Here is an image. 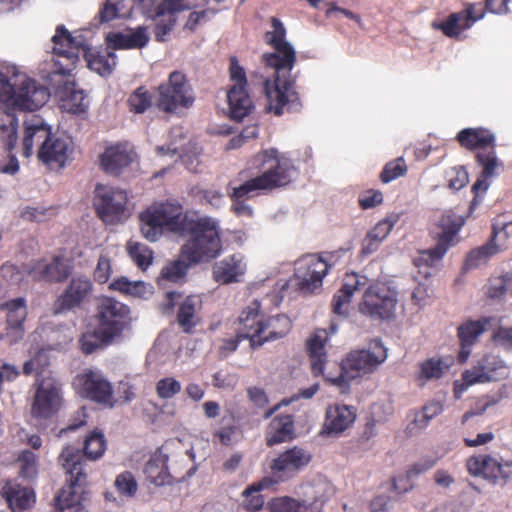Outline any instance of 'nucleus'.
<instances>
[{"label":"nucleus","instance_id":"a19ab883","mask_svg":"<svg viewBox=\"0 0 512 512\" xmlns=\"http://www.w3.org/2000/svg\"><path fill=\"white\" fill-rule=\"evenodd\" d=\"M135 4V0H105L98 12L99 22L107 23L117 18H128Z\"/></svg>","mask_w":512,"mask_h":512},{"label":"nucleus","instance_id":"f704fd0d","mask_svg":"<svg viewBox=\"0 0 512 512\" xmlns=\"http://www.w3.org/2000/svg\"><path fill=\"white\" fill-rule=\"evenodd\" d=\"M50 135V127L41 118L33 116L29 121H26L23 138L24 156L29 157L32 154L33 146L35 144L41 145Z\"/></svg>","mask_w":512,"mask_h":512},{"label":"nucleus","instance_id":"864d4df0","mask_svg":"<svg viewBox=\"0 0 512 512\" xmlns=\"http://www.w3.org/2000/svg\"><path fill=\"white\" fill-rule=\"evenodd\" d=\"M266 485V480L264 479L262 482L257 484V486H252L246 489L243 492L244 501L243 505L247 510L257 511L262 508L264 504V498L259 494L260 490Z\"/></svg>","mask_w":512,"mask_h":512},{"label":"nucleus","instance_id":"603ef678","mask_svg":"<svg viewBox=\"0 0 512 512\" xmlns=\"http://www.w3.org/2000/svg\"><path fill=\"white\" fill-rule=\"evenodd\" d=\"M407 172V166L403 157H399L394 161L388 162L381 174L380 179L383 183H390L398 177L404 176Z\"/></svg>","mask_w":512,"mask_h":512},{"label":"nucleus","instance_id":"5701e85b","mask_svg":"<svg viewBox=\"0 0 512 512\" xmlns=\"http://www.w3.org/2000/svg\"><path fill=\"white\" fill-rule=\"evenodd\" d=\"M92 292V282L86 276L73 277L54 304V314H62L81 305Z\"/></svg>","mask_w":512,"mask_h":512},{"label":"nucleus","instance_id":"f257e3e1","mask_svg":"<svg viewBox=\"0 0 512 512\" xmlns=\"http://www.w3.org/2000/svg\"><path fill=\"white\" fill-rule=\"evenodd\" d=\"M272 30L265 33V42L274 48V52L262 55L266 66L274 69V80L264 82L267 98V110L276 116L284 112H295L301 107L299 94L295 89V77L291 76L296 53L286 40V29L275 17L271 18Z\"/></svg>","mask_w":512,"mask_h":512},{"label":"nucleus","instance_id":"774afa93","mask_svg":"<svg viewBox=\"0 0 512 512\" xmlns=\"http://www.w3.org/2000/svg\"><path fill=\"white\" fill-rule=\"evenodd\" d=\"M212 383L218 389L232 390L238 383V377L235 374L217 372L213 375Z\"/></svg>","mask_w":512,"mask_h":512},{"label":"nucleus","instance_id":"a211bd4d","mask_svg":"<svg viewBox=\"0 0 512 512\" xmlns=\"http://www.w3.org/2000/svg\"><path fill=\"white\" fill-rule=\"evenodd\" d=\"M397 299L387 288L369 286L359 305V311L376 319H389L394 315Z\"/></svg>","mask_w":512,"mask_h":512},{"label":"nucleus","instance_id":"393cba45","mask_svg":"<svg viewBox=\"0 0 512 512\" xmlns=\"http://www.w3.org/2000/svg\"><path fill=\"white\" fill-rule=\"evenodd\" d=\"M72 271L70 259L64 256H54L49 260L36 262L30 274L34 279L47 282H62L68 278Z\"/></svg>","mask_w":512,"mask_h":512},{"label":"nucleus","instance_id":"c85d7f7f","mask_svg":"<svg viewBox=\"0 0 512 512\" xmlns=\"http://www.w3.org/2000/svg\"><path fill=\"white\" fill-rule=\"evenodd\" d=\"M246 262L241 254H232L213 266L214 279L221 284L239 282L246 272Z\"/></svg>","mask_w":512,"mask_h":512},{"label":"nucleus","instance_id":"bf43d9fd","mask_svg":"<svg viewBox=\"0 0 512 512\" xmlns=\"http://www.w3.org/2000/svg\"><path fill=\"white\" fill-rule=\"evenodd\" d=\"M48 365L47 355L44 351H37L23 365V373L25 375L39 374L45 366Z\"/></svg>","mask_w":512,"mask_h":512},{"label":"nucleus","instance_id":"ea45409f","mask_svg":"<svg viewBox=\"0 0 512 512\" xmlns=\"http://www.w3.org/2000/svg\"><path fill=\"white\" fill-rule=\"evenodd\" d=\"M292 326L291 320L284 314L264 318L261 332V346L276 341L288 334Z\"/></svg>","mask_w":512,"mask_h":512},{"label":"nucleus","instance_id":"9b49d317","mask_svg":"<svg viewBox=\"0 0 512 512\" xmlns=\"http://www.w3.org/2000/svg\"><path fill=\"white\" fill-rule=\"evenodd\" d=\"M195 100L193 89L184 74L174 71L168 81L158 88L157 106L167 113H174L179 108H190Z\"/></svg>","mask_w":512,"mask_h":512},{"label":"nucleus","instance_id":"49530a36","mask_svg":"<svg viewBox=\"0 0 512 512\" xmlns=\"http://www.w3.org/2000/svg\"><path fill=\"white\" fill-rule=\"evenodd\" d=\"M240 188L241 185L233 187L231 186V184H229L228 186V193L233 201L232 210L237 216L251 217L253 214V210L251 206L245 203V200L257 195L258 192H248L245 194L243 193V195H238V193L236 192Z\"/></svg>","mask_w":512,"mask_h":512},{"label":"nucleus","instance_id":"aec40b11","mask_svg":"<svg viewBox=\"0 0 512 512\" xmlns=\"http://www.w3.org/2000/svg\"><path fill=\"white\" fill-rule=\"evenodd\" d=\"M0 314L5 318V341L9 345L17 344L25 335L24 322L28 315L26 300L19 297L2 303Z\"/></svg>","mask_w":512,"mask_h":512},{"label":"nucleus","instance_id":"37998d69","mask_svg":"<svg viewBox=\"0 0 512 512\" xmlns=\"http://www.w3.org/2000/svg\"><path fill=\"white\" fill-rule=\"evenodd\" d=\"M394 224L395 221L388 218L378 222L375 227L369 231L364 240L362 248L363 253L371 254L375 252L380 243L390 234Z\"/></svg>","mask_w":512,"mask_h":512},{"label":"nucleus","instance_id":"f3484780","mask_svg":"<svg viewBox=\"0 0 512 512\" xmlns=\"http://www.w3.org/2000/svg\"><path fill=\"white\" fill-rule=\"evenodd\" d=\"M62 405L60 383L51 377L43 378L37 387L31 413L35 417L49 418L56 414Z\"/></svg>","mask_w":512,"mask_h":512},{"label":"nucleus","instance_id":"052dcab7","mask_svg":"<svg viewBox=\"0 0 512 512\" xmlns=\"http://www.w3.org/2000/svg\"><path fill=\"white\" fill-rule=\"evenodd\" d=\"M461 16L455 15V13L448 16V18L441 23H434L433 26L436 29L441 30L448 37L459 38L462 33L459 28V21H461Z\"/></svg>","mask_w":512,"mask_h":512},{"label":"nucleus","instance_id":"6e6d98bb","mask_svg":"<svg viewBox=\"0 0 512 512\" xmlns=\"http://www.w3.org/2000/svg\"><path fill=\"white\" fill-rule=\"evenodd\" d=\"M182 389L181 383L173 377L160 379L156 384V393L161 399H171Z\"/></svg>","mask_w":512,"mask_h":512},{"label":"nucleus","instance_id":"c03bdc74","mask_svg":"<svg viewBox=\"0 0 512 512\" xmlns=\"http://www.w3.org/2000/svg\"><path fill=\"white\" fill-rule=\"evenodd\" d=\"M305 496L307 497L308 506L317 509V503L321 504L333 494V487L325 480L319 479L312 484L305 486Z\"/></svg>","mask_w":512,"mask_h":512},{"label":"nucleus","instance_id":"ddd939ff","mask_svg":"<svg viewBox=\"0 0 512 512\" xmlns=\"http://www.w3.org/2000/svg\"><path fill=\"white\" fill-rule=\"evenodd\" d=\"M510 372V365L501 356L486 353L462 373V379L466 386H472L507 379Z\"/></svg>","mask_w":512,"mask_h":512},{"label":"nucleus","instance_id":"69168bd1","mask_svg":"<svg viewBox=\"0 0 512 512\" xmlns=\"http://www.w3.org/2000/svg\"><path fill=\"white\" fill-rule=\"evenodd\" d=\"M68 103L70 105V110L74 113L84 112L88 107L86 94L83 90L72 89L68 96Z\"/></svg>","mask_w":512,"mask_h":512},{"label":"nucleus","instance_id":"79ce46f5","mask_svg":"<svg viewBox=\"0 0 512 512\" xmlns=\"http://www.w3.org/2000/svg\"><path fill=\"white\" fill-rule=\"evenodd\" d=\"M497 236V227L494 226L492 239L488 243L475 248L468 253L464 264L465 269H474L486 264L491 256L497 254L501 250V247L495 243Z\"/></svg>","mask_w":512,"mask_h":512},{"label":"nucleus","instance_id":"9d476101","mask_svg":"<svg viewBox=\"0 0 512 512\" xmlns=\"http://www.w3.org/2000/svg\"><path fill=\"white\" fill-rule=\"evenodd\" d=\"M464 220L452 211L444 212L434 224L431 234L436 240L434 248L423 251L415 258L416 266L433 267L446 254L448 249L455 244V237L463 226Z\"/></svg>","mask_w":512,"mask_h":512},{"label":"nucleus","instance_id":"4d7b16f0","mask_svg":"<svg viewBox=\"0 0 512 512\" xmlns=\"http://www.w3.org/2000/svg\"><path fill=\"white\" fill-rule=\"evenodd\" d=\"M442 410L443 407L440 402H430L423 407L422 411L416 414L414 421L418 427L424 428L428 425L429 421L439 415Z\"/></svg>","mask_w":512,"mask_h":512},{"label":"nucleus","instance_id":"473e14b6","mask_svg":"<svg viewBox=\"0 0 512 512\" xmlns=\"http://www.w3.org/2000/svg\"><path fill=\"white\" fill-rule=\"evenodd\" d=\"M355 420V412L346 405L328 407L323 431L338 434L347 429Z\"/></svg>","mask_w":512,"mask_h":512},{"label":"nucleus","instance_id":"338daca9","mask_svg":"<svg viewBox=\"0 0 512 512\" xmlns=\"http://www.w3.org/2000/svg\"><path fill=\"white\" fill-rule=\"evenodd\" d=\"M98 333H86L80 339L81 349L86 354L93 353L103 342H109L110 340H103V336L100 337Z\"/></svg>","mask_w":512,"mask_h":512},{"label":"nucleus","instance_id":"0eeeda50","mask_svg":"<svg viewBox=\"0 0 512 512\" xmlns=\"http://www.w3.org/2000/svg\"><path fill=\"white\" fill-rule=\"evenodd\" d=\"M83 455L78 448L67 446L59 456V463L67 476V486L62 488L56 500L61 510L69 509L71 512H89L85 505L86 473L82 461Z\"/></svg>","mask_w":512,"mask_h":512},{"label":"nucleus","instance_id":"2f4dec72","mask_svg":"<svg viewBox=\"0 0 512 512\" xmlns=\"http://www.w3.org/2000/svg\"><path fill=\"white\" fill-rule=\"evenodd\" d=\"M478 164L482 167V178L478 179L472 186V191L475 194V199L479 193H485L489 187L487 178L493 177L497 174V170L502 166L500 160L496 156L494 147L490 148L487 152H478L476 154Z\"/></svg>","mask_w":512,"mask_h":512},{"label":"nucleus","instance_id":"b1692460","mask_svg":"<svg viewBox=\"0 0 512 512\" xmlns=\"http://www.w3.org/2000/svg\"><path fill=\"white\" fill-rule=\"evenodd\" d=\"M190 7L185 0H163L157 7L155 13V38L159 42L167 40V36L174 29L177 23V13L188 10Z\"/></svg>","mask_w":512,"mask_h":512},{"label":"nucleus","instance_id":"4468645a","mask_svg":"<svg viewBox=\"0 0 512 512\" xmlns=\"http://www.w3.org/2000/svg\"><path fill=\"white\" fill-rule=\"evenodd\" d=\"M467 469L471 475L481 476L488 482L505 486L512 479V461L490 455L472 456L467 460Z\"/></svg>","mask_w":512,"mask_h":512},{"label":"nucleus","instance_id":"20e7f679","mask_svg":"<svg viewBox=\"0 0 512 512\" xmlns=\"http://www.w3.org/2000/svg\"><path fill=\"white\" fill-rule=\"evenodd\" d=\"M50 97L46 87L37 84L33 79H24L14 89L11 108L0 110V140L4 143L6 150L12 151L18 140V118L15 110L35 111L42 107Z\"/></svg>","mask_w":512,"mask_h":512},{"label":"nucleus","instance_id":"3c124183","mask_svg":"<svg viewBox=\"0 0 512 512\" xmlns=\"http://www.w3.org/2000/svg\"><path fill=\"white\" fill-rule=\"evenodd\" d=\"M151 96L146 88H137L129 97L128 104L134 113H144L151 106Z\"/></svg>","mask_w":512,"mask_h":512},{"label":"nucleus","instance_id":"f8f14e48","mask_svg":"<svg viewBox=\"0 0 512 512\" xmlns=\"http://www.w3.org/2000/svg\"><path fill=\"white\" fill-rule=\"evenodd\" d=\"M129 314V307L120 301L110 297L101 299L97 306V333L103 340H112L128 325Z\"/></svg>","mask_w":512,"mask_h":512},{"label":"nucleus","instance_id":"423d86ee","mask_svg":"<svg viewBox=\"0 0 512 512\" xmlns=\"http://www.w3.org/2000/svg\"><path fill=\"white\" fill-rule=\"evenodd\" d=\"M189 238L182 246V256L189 262L199 263L216 258L222 250L217 221L203 217L189 220L185 215L184 234Z\"/></svg>","mask_w":512,"mask_h":512},{"label":"nucleus","instance_id":"4be33fe9","mask_svg":"<svg viewBox=\"0 0 512 512\" xmlns=\"http://www.w3.org/2000/svg\"><path fill=\"white\" fill-rule=\"evenodd\" d=\"M264 316L260 311V302L253 300L239 316L238 338H246L253 349L261 347V332Z\"/></svg>","mask_w":512,"mask_h":512},{"label":"nucleus","instance_id":"09e8293b","mask_svg":"<svg viewBox=\"0 0 512 512\" xmlns=\"http://www.w3.org/2000/svg\"><path fill=\"white\" fill-rule=\"evenodd\" d=\"M130 258L142 269L147 268L152 261V251L145 244L129 241L126 245Z\"/></svg>","mask_w":512,"mask_h":512},{"label":"nucleus","instance_id":"6ab92c4d","mask_svg":"<svg viewBox=\"0 0 512 512\" xmlns=\"http://www.w3.org/2000/svg\"><path fill=\"white\" fill-rule=\"evenodd\" d=\"M73 385L80 396L113 407L111 384L99 372L89 371L79 374L75 377Z\"/></svg>","mask_w":512,"mask_h":512},{"label":"nucleus","instance_id":"a878e982","mask_svg":"<svg viewBox=\"0 0 512 512\" xmlns=\"http://www.w3.org/2000/svg\"><path fill=\"white\" fill-rule=\"evenodd\" d=\"M133 147L128 143L108 146L100 157L102 169L111 175H119L135 159Z\"/></svg>","mask_w":512,"mask_h":512},{"label":"nucleus","instance_id":"a18cd8bd","mask_svg":"<svg viewBox=\"0 0 512 512\" xmlns=\"http://www.w3.org/2000/svg\"><path fill=\"white\" fill-rule=\"evenodd\" d=\"M105 450L106 441L102 432L93 431L85 438L84 455L87 459L97 460L102 457Z\"/></svg>","mask_w":512,"mask_h":512},{"label":"nucleus","instance_id":"c9c22d12","mask_svg":"<svg viewBox=\"0 0 512 512\" xmlns=\"http://www.w3.org/2000/svg\"><path fill=\"white\" fill-rule=\"evenodd\" d=\"M201 309V299L199 296H187L179 305L177 312V323L185 333H191L199 324L200 317L198 315Z\"/></svg>","mask_w":512,"mask_h":512},{"label":"nucleus","instance_id":"680f3d73","mask_svg":"<svg viewBox=\"0 0 512 512\" xmlns=\"http://www.w3.org/2000/svg\"><path fill=\"white\" fill-rule=\"evenodd\" d=\"M118 491L126 496H133L137 491V482L130 472L120 474L115 480Z\"/></svg>","mask_w":512,"mask_h":512},{"label":"nucleus","instance_id":"1a4fd4ad","mask_svg":"<svg viewBox=\"0 0 512 512\" xmlns=\"http://www.w3.org/2000/svg\"><path fill=\"white\" fill-rule=\"evenodd\" d=\"M177 456H181V462L188 459L187 451L183 449V442L180 439L167 440L145 464L146 479L155 486H164L172 484L176 479L183 478L181 467L172 466V471L169 470L168 461Z\"/></svg>","mask_w":512,"mask_h":512},{"label":"nucleus","instance_id":"2eb2a0df","mask_svg":"<svg viewBox=\"0 0 512 512\" xmlns=\"http://www.w3.org/2000/svg\"><path fill=\"white\" fill-rule=\"evenodd\" d=\"M329 267L327 261L316 254H308L298 259L295 263L298 289L303 293H312L320 288Z\"/></svg>","mask_w":512,"mask_h":512},{"label":"nucleus","instance_id":"e2e57ef3","mask_svg":"<svg viewBox=\"0 0 512 512\" xmlns=\"http://www.w3.org/2000/svg\"><path fill=\"white\" fill-rule=\"evenodd\" d=\"M447 175L449 178V188L453 190H460L464 186H466L469 182V177L467 171L464 169V167H454L451 168Z\"/></svg>","mask_w":512,"mask_h":512},{"label":"nucleus","instance_id":"7c9ffc66","mask_svg":"<svg viewBox=\"0 0 512 512\" xmlns=\"http://www.w3.org/2000/svg\"><path fill=\"white\" fill-rule=\"evenodd\" d=\"M108 46L113 49L143 48L149 42L147 28L138 26L129 33L110 32L106 36Z\"/></svg>","mask_w":512,"mask_h":512},{"label":"nucleus","instance_id":"de8ad7c7","mask_svg":"<svg viewBox=\"0 0 512 512\" xmlns=\"http://www.w3.org/2000/svg\"><path fill=\"white\" fill-rule=\"evenodd\" d=\"M269 506L272 512H305L308 508V501L284 496L272 499Z\"/></svg>","mask_w":512,"mask_h":512},{"label":"nucleus","instance_id":"cd10ccee","mask_svg":"<svg viewBox=\"0 0 512 512\" xmlns=\"http://www.w3.org/2000/svg\"><path fill=\"white\" fill-rule=\"evenodd\" d=\"M367 284L368 279L365 276L356 273L346 274L341 288L333 297V312L339 316H346L351 298L357 291L364 289Z\"/></svg>","mask_w":512,"mask_h":512},{"label":"nucleus","instance_id":"8fccbe9b","mask_svg":"<svg viewBox=\"0 0 512 512\" xmlns=\"http://www.w3.org/2000/svg\"><path fill=\"white\" fill-rule=\"evenodd\" d=\"M18 467L21 477L33 480L38 474V461L35 453L25 450L18 457Z\"/></svg>","mask_w":512,"mask_h":512},{"label":"nucleus","instance_id":"58836bf2","mask_svg":"<svg viewBox=\"0 0 512 512\" xmlns=\"http://www.w3.org/2000/svg\"><path fill=\"white\" fill-rule=\"evenodd\" d=\"M230 116L236 121H241L252 108V101L243 85H233L227 93Z\"/></svg>","mask_w":512,"mask_h":512},{"label":"nucleus","instance_id":"6e6552de","mask_svg":"<svg viewBox=\"0 0 512 512\" xmlns=\"http://www.w3.org/2000/svg\"><path fill=\"white\" fill-rule=\"evenodd\" d=\"M142 236L150 241H157L165 232L183 235L185 214L178 204L156 203L139 214Z\"/></svg>","mask_w":512,"mask_h":512},{"label":"nucleus","instance_id":"e433bc0d","mask_svg":"<svg viewBox=\"0 0 512 512\" xmlns=\"http://www.w3.org/2000/svg\"><path fill=\"white\" fill-rule=\"evenodd\" d=\"M294 437V421L291 415L275 417L266 431V443L268 446L289 441Z\"/></svg>","mask_w":512,"mask_h":512},{"label":"nucleus","instance_id":"0e129e2a","mask_svg":"<svg viewBox=\"0 0 512 512\" xmlns=\"http://www.w3.org/2000/svg\"><path fill=\"white\" fill-rule=\"evenodd\" d=\"M442 374V361L439 359L431 358L421 364V377L427 380L438 379Z\"/></svg>","mask_w":512,"mask_h":512},{"label":"nucleus","instance_id":"f03ea898","mask_svg":"<svg viewBox=\"0 0 512 512\" xmlns=\"http://www.w3.org/2000/svg\"><path fill=\"white\" fill-rule=\"evenodd\" d=\"M326 329H317L306 341V350L315 376L323 375L333 385L345 393L349 389V380L372 373L387 358V349L379 340L370 343L368 349L355 350L348 354L336 377L324 373L327 361L325 345L328 341Z\"/></svg>","mask_w":512,"mask_h":512},{"label":"nucleus","instance_id":"7ed1b4c3","mask_svg":"<svg viewBox=\"0 0 512 512\" xmlns=\"http://www.w3.org/2000/svg\"><path fill=\"white\" fill-rule=\"evenodd\" d=\"M55 72L61 75H69L75 68L82 53L90 70L101 76H108L117 65V57L114 52L91 51L86 38L80 32L70 33L64 25L56 28L52 37Z\"/></svg>","mask_w":512,"mask_h":512},{"label":"nucleus","instance_id":"72a5a7b5","mask_svg":"<svg viewBox=\"0 0 512 512\" xmlns=\"http://www.w3.org/2000/svg\"><path fill=\"white\" fill-rule=\"evenodd\" d=\"M486 322L482 321H467L458 328V337L461 344V349L458 354L460 363H464L469 358L471 353V346L476 343L478 338L485 331Z\"/></svg>","mask_w":512,"mask_h":512},{"label":"nucleus","instance_id":"c756f323","mask_svg":"<svg viewBox=\"0 0 512 512\" xmlns=\"http://www.w3.org/2000/svg\"><path fill=\"white\" fill-rule=\"evenodd\" d=\"M3 496L12 512H25L35 503L34 491L16 482H8L4 486Z\"/></svg>","mask_w":512,"mask_h":512},{"label":"nucleus","instance_id":"dca6fc26","mask_svg":"<svg viewBox=\"0 0 512 512\" xmlns=\"http://www.w3.org/2000/svg\"><path fill=\"white\" fill-rule=\"evenodd\" d=\"M96 210L99 217L106 223L120 221L128 201L126 191L110 186L97 185Z\"/></svg>","mask_w":512,"mask_h":512},{"label":"nucleus","instance_id":"4c0bfd02","mask_svg":"<svg viewBox=\"0 0 512 512\" xmlns=\"http://www.w3.org/2000/svg\"><path fill=\"white\" fill-rule=\"evenodd\" d=\"M459 143L469 150L495 147V135L485 128H465L458 133Z\"/></svg>","mask_w":512,"mask_h":512},{"label":"nucleus","instance_id":"412c9836","mask_svg":"<svg viewBox=\"0 0 512 512\" xmlns=\"http://www.w3.org/2000/svg\"><path fill=\"white\" fill-rule=\"evenodd\" d=\"M311 454L298 446L287 449L273 459L270 469L280 480L289 479L304 469L311 461Z\"/></svg>","mask_w":512,"mask_h":512},{"label":"nucleus","instance_id":"13d9d810","mask_svg":"<svg viewBox=\"0 0 512 512\" xmlns=\"http://www.w3.org/2000/svg\"><path fill=\"white\" fill-rule=\"evenodd\" d=\"M512 288V276L506 275L499 278H494L490 281L488 295L491 298H500L503 295L510 293Z\"/></svg>","mask_w":512,"mask_h":512},{"label":"nucleus","instance_id":"bb28decb","mask_svg":"<svg viewBox=\"0 0 512 512\" xmlns=\"http://www.w3.org/2000/svg\"><path fill=\"white\" fill-rule=\"evenodd\" d=\"M71 153L70 141L51 133L38 149V158L50 168H62Z\"/></svg>","mask_w":512,"mask_h":512},{"label":"nucleus","instance_id":"5fc2aeb1","mask_svg":"<svg viewBox=\"0 0 512 512\" xmlns=\"http://www.w3.org/2000/svg\"><path fill=\"white\" fill-rule=\"evenodd\" d=\"M188 267L189 265L184 260L173 261L162 268L161 279L179 282L185 277Z\"/></svg>","mask_w":512,"mask_h":512},{"label":"nucleus","instance_id":"39448f33","mask_svg":"<svg viewBox=\"0 0 512 512\" xmlns=\"http://www.w3.org/2000/svg\"><path fill=\"white\" fill-rule=\"evenodd\" d=\"M254 166L263 170L262 174L243 184L236 193L271 190L289 184L297 175V170L290 159L279 156L277 150L270 149L254 157Z\"/></svg>","mask_w":512,"mask_h":512}]
</instances>
